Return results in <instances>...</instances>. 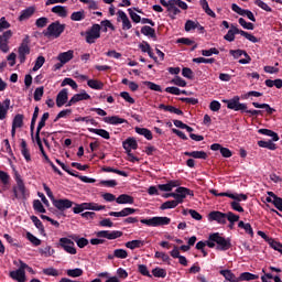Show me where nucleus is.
Listing matches in <instances>:
<instances>
[{
    "instance_id": "nucleus-1",
    "label": "nucleus",
    "mask_w": 282,
    "mask_h": 282,
    "mask_svg": "<svg viewBox=\"0 0 282 282\" xmlns=\"http://www.w3.org/2000/svg\"><path fill=\"white\" fill-rule=\"evenodd\" d=\"M241 97L234 96L231 99H225L223 102L227 105V109L232 111H241V113H249L250 118H258V116H263V110H248V104L240 102Z\"/></svg>"
},
{
    "instance_id": "nucleus-2",
    "label": "nucleus",
    "mask_w": 282,
    "mask_h": 282,
    "mask_svg": "<svg viewBox=\"0 0 282 282\" xmlns=\"http://www.w3.org/2000/svg\"><path fill=\"white\" fill-rule=\"evenodd\" d=\"M208 248H215L220 252H226V250H230L232 248V242L230 238H225L219 232L210 234L207 240Z\"/></svg>"
},
{
    "instance_id": "nucleus-3",
    "label": "nucleus",
    "mask_w": 282,
    "mask_h": 282,
    "mask_svg": "<svg viewBox=\"0 0 282 282\" xmlns=\"http://www.w3.org/2000/svg\"><path fill=\"white\" fill-rule=\"evenodd\" d=\"M236 34H240V36H245V39H247V41H250L251 43H259V39H257V36L252 35L243 30H240L235 24L230 25V30L227 32V34L224 36V39H225V41L232 43V41H235Z\"/></svg>"
},
{
    "instance_id": "nucleus-4",
    "label": "nucleus",
    "mask_w": 282,
    "mask_h": 282,
    "mask_svg": "<svg viewBox=\"0 0 282 282\" xmlns=\"http://www.w3.org/2000/svg\"><path fill=\"white\" fill-rule=\"evenodd\" d=\"M65 24H62L61 21L52 22L46 30L43 31V35L46 36V39H58L61 37V34L65 32Z\"/></svg>"
},
{
    "instance_id": "nucleus-5",
    "label": "nucleus",
    "mask_w": 282,
    "mask_h": 282,
    "mask_svg": "<svg viewBox=\"0 0 282 282\" xmlns=\"http://www.w3.org/2000/svg\"><path fill=\"white\" fill-rule=\"evenodd\" d=\"M100 30H102L100 24H93L86 32H82L80 34L82 36H86V43L93 45V43H96L100 39Z\"/></svg>"
},
{
    "instance_id": "nucleus-6",
    "label": "nucleus",
    "mask_w": 282,
    "mask_h": 282,
    "mask_svg": "<svg viewBox=\"0 0 282 282\" xmlns=\"http://www.w3.org/2000/svg\"><path fill=\"white\" fill-rule=\"evenodd\" d=\"M140 223L144 224L145 226L158 228L159 226H169V224H171V218L162 217V216H154L149 219L143 218L140 220Z\"/></svg>"
},
{
    "instance_id": "nucleus-7",
    "label": "nucleus",
    "mask_w": 282,
    "mask_h": 282,
    "mask_svg": "<svg viewBox=\"0 0 282 282\" xmlns=\"http://www.w3.org/2000/svg\"><path fill=\"white\" fill-rule=\"evenodd\" d=\"M15 182H17V186L13 187L12 199H28L29 194H28V189H25V183H23L21 177H17Z\"/></svg>"
},
{
    "instance_id": "nucleus-8",
    "label": "nucleus",
    "mask_w": 282,
    "mask_h": 282,
    "mask_svg": "<svg viewBox=\"0 0 282 282\" xmlns=\"http://www.w3.org/2000/svg\"><path fill=\"white\" fill-rule=\"evenodd\" d=\"M19 61L21 64L25 63L28 54H30V35H25L18 48Z\"/></svg>"
},
{
    "instance_id": "nucleus-9",
    "label": "nucleus",
    "mask_w": 282,
    "mask_h": 282,
    "mask_svg": "<svg viewBox=\"0 0 282 282\" xmlns=\"http://www.w3.org/2000/svg\"><path fill=\"white\" fill-rule=\"evenodd\" d=\"M58 246H59V248H63V250L65 252H67V254H76V252H77L73 239L65 238V237L59 238Z\"/></svg>"
},
{
    "instance_id": "nucleus-10",
    "label": "nucleus",
    "mask_w": 282,
    "mask_h": 282,
    "mask_svg": "<svg viewBox=\"0 0 282 282\" xmlns=\"http://www.w3.org/2000/svg\"><path fill=\"white\" fill-rule=\"evenodd\" d=\"M96 237L98 239H108L109 241H112L113 239H120L122 237V231L120 230H100L96 232Z\"/></svg>"
},
{
    "instance_id": "nucleus-11",
    "label": "nucleus",
    "mask_w": 282,
    "mask_h": 282,
    "mask_svg": "<svg viewBox=\"0 0 282 282\" xmlns=\"http://www.w3.org/2000/svg\"><path fill=\"white\" fill-rule=\"evenodd\" d=\"M176 195H174V199L178 203V204H184V199H186V196L189 195L191 197H193L195 194L193 193V191H191L187 187H177L175 189Z\"/></svg>"
},
{
    "instance_id": "nucleus-12",
    "label": "nucleus",
    "mask_w": 282,
    "mask_h": 282,
    "mask_svg": "<svg viewBox=\"0 0 282 282\" xmlns=\"http://www.w3.org/2000/svg\"><path fill=\"white\" fill-rule=\"evenodd\" d=\"M12 30H8L2 35H0V50L4 54H8V52H10V46L8 45V42L12 39Z\"/></svg>"
},
{
    "instance_id": "nucleus-13",
    "label": "nucleus",
    "mask_w": 282,
    "mask_h": 282,
    "mask_svg": "<svg viewBox=\"0 0 282 282\" xmlns=\"http://www.w3.org/2000/svg\"><path fill=\"white\" fill-rule=\"evenodd\" d=\"M53 206L57 208V210H61V213H63L64 210L72 208L74 206V202L67 198H59V199L53 200Z\"/></svg>"
},
{
    "instance_id": "nucleus-14",
    "label": "nucleus",
    "mask_w": 282,
    "mask_h": 282,
    "mask_svg": "<svg viewBox=\"0 0 282 282\" xmlns=\"http://www.w3.org/2000/svg\"><path fill=\"white\" fill-rule=\"evenodd\" d=\"M117 21L120 23H122V30L127 31V30H131V28H133V25L131 24V20H129V17L127 15V13L122 10H119L117 12Z\"/></svg>"
},
{
    "instance_id": "nucleus-15",
    "label": "nucleus",
    "mask_w": 282,
    "mask_h": 282,
    "mask_svg": "<svg viewBox=\"0 0 282 282\" xmlns=\"http://www.w3.org/2000/svg\"><path fill=\"white\" fill-rule=\"evenodd\" d=\"M208 221H217V224L226 225V213L214 210L208 214Z\"/></svg>"
},
{
    "instance_id": "nucleus-16",
    "label": "nucleus",
    "mask_w": 282,
    "mask_h": 282,
    "mask_svg": "<svg viewBox=\"0 0 282 282\" xmlns=\"http://www.w3.org/2000/svg\"><path fill=\"white\" fill-rule=\"evenodd\" d=\"M80 100H91V96L85 90L83 93L75 94L66 104V107H72V105H76V102H80Z\"/></svg>"
},
{
    "instance_id": "nucleus-17",
    "label": "nucleus",
    "mask_w": 282,
    "mask_h": 282,
    "mask_svg": "<svg viewBox=\"0 0 282 282\" xmlns=\"http://www.w3.org/2000/svg\"><path fill=\"white\" fill-rule=\"evenodd\" d=\"M23 118L24 116L18 113L14 116L12 121L11 137L14 138L17 135V129H21L23 127Z\"/></svg>"
},
{
    "instance_id": "nucleus-18",
    "label": "nucleus",
    "mask_w": 282,
    "mask_h": 282,
    "mask_svg": "<svg viewBox=\"0 0 282 282\" xmlns=\"http://www.w3.org/2000/svg\"><path fill=\"white\" fill-rule=\"evenodd\" d=\"M134 213H138V209L126 207L121 209L120 212H109V217H129V215H134Z\"/></svg>"
},
{
    "instance_id": "nucleus-19",
    "label": "nucleus",
    "mask_w": 282,
    "mask_h": 282,
    "mask_svg": "<svg viewBox=\"0 0 282 282\" xmlns=\"http://www.w3.org/2000/svg\"><path fill=\"white\" fill-rule=\"evenodd\" d=\"M67 100H69L68 90L67 88H64L56 96L57 107H63L64 105H67Z\"/></svg>"
},
{
    "instance_id": "nucleus-20",
    "label": "nucleus",
    "mask_w": 282,
    "mask_h": 282,
    "mask_svg": "<svg viewBox=\"0 0 282 282\" xmlns=\"http://www.w3.org/2000/svg\"><path fill=\"white\" fill-rule=\"evenodd\" d=\"M122 147L126 151V153H130L131 149L135 151L138 149V141L135 138H128L122 142Z\"/></svg>"
},
{
    "instance_id": "nucleus-21",
    "label": "nucleus",
    "mask_w": 282,
    "mask_h": 282,
    "mask_svg": "<svg viewBox=\"0 0 282 282\" xmlns=\"http://www.w3.org/2000/svg\"><path fill=\"white\" fill-rule=\"evenodd\" d=\"M104 122H106V124H113V126H118V124H127V119L120 118V116H111V117H105Z\"/></svg>"
},
{
    "instance_id": "nucleus-22",
    "label": "nucleus",
    "mask_w": 282,
    "mask_h": 282,
    "mask_svg": "<svg viewBox=\"0 0 282 282\" xmlns=\"http://www.w3.org/2000/svg\"><path fill=\"white\" fill-rule=\"evenodd\" d=\"M9 275L11 279H13V281H18V282L28 281V279L25 278V271H21L19 269L15 271H10Z\"/></svg>"
},
{
    "instance_id": "nucleus-23",
    "label": "nucleus",
    "mask_w": 282,
    "mask_h": 282,
    "mask_svg": "<svg viewBox=\"0 0 282 282\" xmlns=\"http://www.w3.org/2000/svg\"><path fill=\"white\" fill-rule=\"evenodd\" d=\"M184 155L194 158L195 160H208V154L205 151L184 152Z\"/></svg>"
},
{
    "instance_id": "nucleus-24",
    "label": "nucleus",
    "mask_w": 282,
    "mask_h": 282,
    "mask_svg": "<svg viewBox=\"0 0 282 282\" xmlns=\"http://www.w3.org/2000/svg\"><path fill=\"white\" fill-rule=\"evenodd\" d=\"M72 58H74V51L72 50L59 53L57 56V61H59L61 63H64V65H67V63H69Z\"/></svg>"
},
{
    "instance_id": "nucleus-25",
    "label": "nucleus",
    "mask_w": 282,
    "mask_h": 282,
    "mask_svg": "<svg viewBox=\"0 0 282 282\" xmlns=\"http://www.w3.org/2000/svg\"><path fill=\"white\" fill-rule=\"evenodd\" d=\"M69 239L75 241L77 243L78 248H85L86 246H89V240L87 238H80L78 235L73 234L68 236Z\"/></svg>"
},
{
    "instance_id": "nucleus-26",
    "label": "nucleus",
    "mask_w": 282,
    "mask_h": 282,
    "mask_svg": "<svg viewBox=\"0 0 282 282\" xmlns=\"http://www.w3.org/2000/svg\"><path fill=\"white\" fill-rule=\"evenodd\" d=\"M34 12H36V9L34 7H29L22 10L19 17V21H28V19H30L34 14Z\"/></svg>"
},
{
    "instance_id": "nucleus-27",
    "label": "nucleus",
    "mask_w": 282,
    "mask_h": 282,
    "mask_svg": "<svg viewBox=\"0 0 282 282\" xmlns=\"http://www.w3.org/2000/svg\"><path fill=\"white\" fill-rule=\"evenodd\" d=\"M252 106L256 108V109H264L268 113V116H272V113H276V109L270 107L269 104H259L257 101H253L252 102Z\"/></svg>"
},
{
    "instance_id": "nucleus-28",
    "label": "nucleus",
    "mask_w": 282,
    "mask_h": 282,
    "mask_svg": "<svg viewBox=\"0 0 282 282\" xmlns=\"http://www.w3.org/2000/svg\"><path fill=\"white\" fill-rule=\"evenodd\" d=\"M21 153L26 162H32L30 149H28V142L25 141V139H22L21 141Z\"/></svg>"
},
{
    "instance_id": "nucleus-29",
    "label": "nucleus",
    "mask_w": 282,
    "mask_h": 282,
    "mask_svg": "<svg viewBox=\"0 0 282 282\" xmlns=\"http://www.w3.org/2000/svg\"><path fill=\"white\" fill-rule=\"evenodd\" d=\"M219 274H221V276H224L226 279V281L229 282H239V278H237V275H235V273H232L231 270H220Z\"/></svg>"
},
{
    "instance_id": "nucleus-30",
    "label": "nucleus",
    "mask_w": 282,
    "mask_h": 282,
    "mask_svg": "<svg viewBox=\"0 0 282 282\" xmlns=\"http://www.w3.org/2000/svg\"><path fill=\"white\" fill-rule=\"evenodd\" d=\"M159 109H162L163 111H169L170 113H176V116H184V111L175 108L174 106H166L164 104H161L159 105Z\"/></svg>"
},
{
    "instance_id": "nucleus-31",
    "label": "nucleus",
    "mask_w": 282,
    "mask_h": 282,
    "mask_svg": "<svg viewBox=\"0 0 282 282\" xmlns=\"http://www.w3.org/2000/svg\"><path fill=\"white\" fill-rule=\"evenodd\" d=\"M88 131L90 133H95L96 135H100V138H104V140H110L111 138V135L109 134V131L105 129L88 128Z\"/></svg>"
},
{
    "instance_id": "nucleus-32",
    "label": "nucleus",
    "mask_w": 282,
    "mask_h": 282,
    "mask_svg": "<svg viewBox=\"0 0 282 282\" xmlns=\"http://www.w3.org/2000/svg\"><path fill=\"white\" fill-rule=\"evenodd\" d=\"M134 130L139 135H143L145 140H153V132L151 130L140 127H135Z\"/></svg>"
},
{
    "instance_id": "nucleus-33",
    "label": "nucleus",
    "mask_w": 282,
    "mask_h": 282,
    "mask_svg": "<svg viewBox=\"0 0 282 282\" xmlns=\"http://www.w3.org/2000/svg\"><path fill=\"white\" fill-rule=\"evenodd\" d=\"M258 133H260L261 135H268L269 138H272L273 142H279V134L270 129H259Z\"/></svg>"
},
{
    "instance_id": "nucleus-34",
    "label": "nucleus",
    "mask_w": 282,
    "mask_h": 282,
    "mask_svg": "<svg viewBox=\"0 0 282 282\" xmlns=\"http://www.w3.org/2000/svg\"><path fill=\"white\" fill-rule=\"evenodd\" d=\"M116 202L118 204H134L135 199L129 194H121L117 197Z\"/></svg>"
},
{
    "instance_id": "nucleus-35",
    "label": "nucleus",
    "mask_w": 282,
    "mask_h": 282,
    "mask_svg": "<svg viewBox=\"0 0 282 282\" xmlns=\"http://www.w3.org/2000/svg\"><path fill=\"white\" fill-rule=\"evenodd\" d=\"M51 12H53V14H57V17H61L62 19L67 18V8L63 7V6H55L51 9Z\"/></svg>"
},
{
    "instance_id": "nucleus-36",
    "label": "nucleus",
    "mask_w": 282,
    "mask_h": 282,
    "mask_svg": "<svg viewBox=\"0 0 282 282\" xmlns=\"http://www.w3.org/2000/svg\"><path fill=\"white\" fill-rule=\"evenodd\" d=\"M141 34L144 36H150V39H153L154 41L158 39V35L155 34V29L144 25L141 28Z\"/></svg>"
},
{
    "instance_id": "nucleus-37",
    "label": "nucleus",
    "mask_w": 282,
    "mask_h": 282,
    "mask_svg": "<svg viewBox=\"0 0 282 282\" xmlns=\"http://www.w3.org/2000/svg\"><path fill=\"white\" fill-rule=\"evenodd\" d=\"M258 147H260L261 149H269V151H276V144L272 140H260L258 141Z\"/></svg>"
},
{
    "instance_id": "nucleus-38",
    "label": "nucleus",
    "mask_w": 282,
    "mask_h": 282,
    "mask_svg": "<svg viewBox=\"0 0 282 282\" xmlns=\"http://www.w3.org/2000/svg\"><path fill=\"white\" fill-rule=\"evenodd\" d=\"M199 6L203 8L205 14H207L208 17H212V19H215L217 17V14H215V11L210 10V7L208 6L207 0H200Z\"/></svg>"
},
{
    "instance_id": "nucleus-39",
    "label": "nucleus",
    "mask_w": 282,
    "mask_h": 282,
    "mask_svg": "<svg viewBox=\"0 0 282 282\" xmlns=\"http://www.w3.org/2000/svg\"><path fill=\"white\" fill-rule=\"evenodd\" d=\"M9 109H10V99L7 98L3 101V105H1L0 107V120H6Z\"/></svg>"
},
{
    "instance_id": "nucleus-40",
    "label": "nucleus",
    "mask_w": 282,
    "mask_h": 282,
    "mask_svg": "<svg viewBox=\"0 0 282 282\" xmlns=\"http://www.w3.org/2000/svg\"><path fill=\"white\" fill-rule=\"evenodd\" d=\"M87 85L88 87H90V89H96V90L105 89V83L98 79H88Z\"/></svg>"
},
{
    "instance_id": "nucleus-41",
    "label": "nucleus",
    "mask_w": 282,
    "mask_h": 282,
    "mask_svg": "<svg viewBox=\"0 0 282 282\" xmlns=\"http://www.w3.org/2000/svg\"><path fill=\"white\" fill-rule=\"evenodd\" d=\"M238 228H242L247 235H250L251 237H254V230L252 229V225L250 223H243L240 220L238 223Z\"/></svg>"
},
{
    "instance_id": "nucleus-42",
    "label": "nucleus",
    "mask_w": 282,
    "mask_h": 282,
    "mask_svg": "<svg viewBox=\"0 0 282 282\" xmlns=\"http://www.w3.org/2000/svg\"><path fill=\"white\" fill-rule=\"evenodd\" d=\"M31 221L34 224L35 228L40 230V234L43 235V237H45V226H43L41 219H39V217L36 216H31Z\"/></svg>"
},
{
    "instance_id": "nucleus-43",
    "label": "nucleus",
    "mask_w": 282,
    "mask_h": 282,
    "mask_svg": "<svg viewBox=\"0 0 282 282\" xmlns=\"http://www.w3.org/2000/svg\"><path fill=\"white\" fill-rule=\"evenodd\" d=\"M259 279L258 274H253L250 272H243L239 275L238 281H257Z\"/></svg>"
},
{
    "instance_id": "nucleus-44",
    "label": "nucleus",
    "mask_w": 282,
    "mask_h": 282,
    "mask_svg": "<svg viewBox=\"0 0 282 282\" xmlns=\"http://www.w3.org/2000/svg\"><path fill=\"white\" fill-rule=\"evenodd\" d=\"M67 276H70V279H78V276H83L84 271L80 268L76 269H68L66 270Z\"/></svg>"
},
{
    "instance_id": "nucleus-45",
    "label": "nucleus",
    "mask_w": 282,
    "mask_h": 282,
    "mask_svg": "<svg viewBox=\"0 0 282 282\" xmlns=\"http://www.w3.org/2000/svg\"><path fill=\"white\" fill-rule=\"evenodd\" d=\"M85 210H105V205H98L97 203H84Z\"/></svg>"
},
{
    "instance_id": "nucleus-46",
    "label": "nucleus",
    "mask_w": 282,
    "mask_h": 282,
    "mask_svg": "<svg viewBox=\"0 0 282 282\" xmlns=\"http://www.w3.org/2000/svg\"><path fill=\"white\" fill-rule=\"evenodd\" d=\"M223 195H227V197H229V199H234L235 202H247L248 200V195L246 194H223Z\"/></svg>"
},
{
    "instance_id": "nucleus-47",
    "label": "nucleus",
    "mask_w": 282,
    "mask_h": 282,
    "mask_svg": "<svg viewBox=\"0 0 282 282\" xmlns=\"http://www.w3.org/2000/svg\"><path fill=\"white\" fill-rule=\"evenodd\" d=\"M104 173H116L117 175H121V177H129V174L124 171H120L118 169H113V167H102Z\"/></svg>"
},
{
    "instance_id": "nucleus-48",
    "label": "nucleus",
    "mask_w": 282,
    "mask_h": 282,
    "mask_svg": "<svg viewBox=\"0 0 282 282\" xmlns=\"http://www.w3.org/2000/svg\"><path fill=\"white\" fill-rule=\"evenodd\" d=\"M144 246L143 240H131L126 242V248H129L130 250H135V248H142Z\"/></svg>"
},
{
    "instance_id": "nucleus-49",
    "label": "nucleus",
    "mask_w": 282,
    "mask_h": 282,
    "mask_svg": "<svg viewBox=\"0 0 282 282\" xmlns=\"http://www.w3.org/2000/svg\"><path fill=\"white\" fill-rule=\"evenodd\" d=\"M47 120H50V112H44L37 124L35 133L41 134V130L43 129V127H45V122H47Z\"/></svg>"
},
{
    "instance_id": "nucleus-50",
    "label": "nucleus",
    "mask_w": 282,
    "mask_h": 282,
    "mask_svg": "<svg viewBox=\"0 0 282 282\" xmlns=\"http://www.w3.org/2000/svg\"><path fill=\"white\" fill-rule=\"evenodd\" d=\"M180 206V203H177L175 199L174 200H166L160 206L161 210H169L170 208H177Z\"/></svg>"
},
{
    "instance_id": "nucleus-51",
    "label": "nucleus",
    "mask_w": 282,
    "mask_h": 282,
    "mask_svg": "<svg viewBox=\"0 0 282 282\" xmlns=\"http://www.w3.org/2000/svg\"><path fill=\"white\" fill-rule=\"evenodd\" d=\"M152 274L153 276H155L156 279H166V270L162 269L160 267H156L152 270Z\"/></svg>"
},
{
    "instance_id": "nucleus-52",
    "label": "nucleus",
    "mask_w": 282,
    "mask_h": 282,
    "mask_svg": "<svg viewBox=\"0 0 282 282\" xmlns=\"http://www.w3.org/2000/svg\"><path fill=\"white\" fill-rule=\"evenodd\" d=\"M172 3L173 2L170 0V7H167V12H170L171 19H175V17H177V14H180L182 11L180 10V8Z\"/></svg>"
},
{
    "instance_id": "nucleus-53",
    "label": "nucleus",
    "mask_w": 282,
    "mask_h": 282,
    "mask_svg": "<svg viewBox=\"0 0 282 282\" xmlns=\"http://www.w3.org/2000/svg\"><path fill=\"white\" fill-rule=\"evenodd\" d=\"M67 85L72 87V89H78V84H76V80H74L73 78H69V77L64 78L61 84V87H65Z\"/></svg>"
},
{
    "instance_id": "nucleus-54",
    "label": "nucleus",
    "mask_w": 282,
    "mask_h": 282,
    "mask_svg": "<svg viewBox=\"0 0 282 282\" xmlns=\"http://www.w3.org/2000/svg\"><path fill=\"white\" fill-rule=\"evenodd\" d=\"M225 215H226V220H228L229 224L231 225H235L237 224V221H239V215H236L232 212L225 213Z\"/></svg>"
},
{
    "instance_id": "nucleus-55",
    "label": "nucleus",
    "mask_w": 282,
    "mask_h": 282,
    "mask_svg": "<svg viewBox=\"0 0 282 282\" xmlns=\"http://www.w3.org/2000/svg\"><path fill=\"white\" fill-rule=\"evenodd\" d=\"M45 94V88L42 87H37L34 91L33 98L35 100V102L41 101V98H43V95Z\"/></svg>"
},
{
    "instance_id": "nucleus-56",
    "label": "nucleus",
    "mask_w": 282,
    "mask_h": 282,
    "mask_svg": "<svg viewBox=\"0 0 282 282\" xmlns=\"http://www.w3.org/2000/svg\"><path fill=\"white\" fill-rule=\"evenodd\" d=\"M42 272L43 274H45V276H61V272H58V270L54 268L43 269Z\"/></svg>"
},
{
    "instance_id": "nucleus-57",
    "label": "nucleus",
    "mask_w": 282,
    "mask_h": 282,
    "mask_svg": "<svg viewBox=\"0 0 282 282\" xmlns=\"http://www.w3.org/2000/svg\"><path fill=\"white\" fill-rule=\"evenodd\" d=\"M43 65H45V57L40 55L35 61V64L33 66V72H39V69H41Z\"/></svg>"
},
{
    "instance_id": "nucleus-58",
    "label": "nucleus",
    "mask_w": 282,
    "mask_h": 282,
    "mask_svg": "<svg viewBox=\"0 0 282 282\" xmlns=\"http://www.w3.org/2000/svg\"><path fill=\"white\" fill-rule=\"evenodd\" d=\"M85 19V11H76L70 14L72 21H83Z\"/></svg>"
},
{
    "instance_id": "nucleus-59",
    "label": "nucleus",
    "mask_w": 282,
    "mask_h": 282,
    "mask_svg": "<svg viewBox=\"0 0 282 282\" xmlns=\"http://www.w3.org/2000/svg\"><path fill=\"white\" fill-rule=\"evenodd\" d=\"M239 25L243 28L245 30H254V24L252 22H247L246 19L240 18L238 20Z\"/></svg>"
},
{
    "instance_id": "nucleus-60",
    "label": "nucleus",
    "mask_w": 282,
    "mask_h": 282,
    "mask_svg": "<svg viewBox=\"0 0 282 282\" xmlns=\"http://www.w3.org/2000/svg\"><path fill=\"white\" fill-rule=\"evenodd\" d=\"M26 239L33 245V246H41V239L36 238V236L32 235V232H26Z\"/></svg>"
},
{
    "instance_id": "nucleus-61",
    "label": "nucleus",
    "mask_w": 282,
    "mask_h": 282,
    "mask_svg": "<svg viewBox=\"0 0 282 282\" xmlns=\"http://www.w3.org/2000/svg\"><path fill=\"white\" fill-rule=\"evenodd\" d=\"M197 21L187 20L185 22V32H192V30H197Z\"/></svg>"
},
{
    "instance_id": "nucleus-62",
    "label": "nucleus",
    "mask_w": 282,
    "mask_h": 282,
    "mask_svg": "<svg viewBox=\"0 0 282 282\" xmlns=\"http://www.w3.org/2000/svg\"><path fill=\"white\" fill-rule=\"evenodd\" d=\"M144 85L151 89V91H159L162 94V86L153 83V82H144Z\"/></svg>"
},
{
    "instance_id": "nucleus-63",
    "label": "nucleus",
    "mask_w": 282,
    "mask_h": 282,
    "mask_svg": "<svg viewBox=\"0 0 282 282\" xmlns=\"http://www.w3.org/2000/svg\"><path fill=\"white\" fill-rule=\"evenodd\" d=\"M33 208L34 210H36L37 213H47V210L45 209V207L43 206V203H41V200L35 199L33 202Z\"/></svg>"
},
{
    "instance_id": "nucleus-64",
    "label": "nucleus",
    "mask_w": 282,
    "mask_h": 282,
    "mask_svg": "<svg viewBox=\"0 0 282 282\" xmlns=\"http://www.w3.org/2000/svg\"><path fill=\"white\" fill-rule=\"evenodd\" d=\"M267 243L270 246V248L276 251H279L280 248H282L281 242L276 241L274 238H271Z\"/></svg>"
}]
</instances>
